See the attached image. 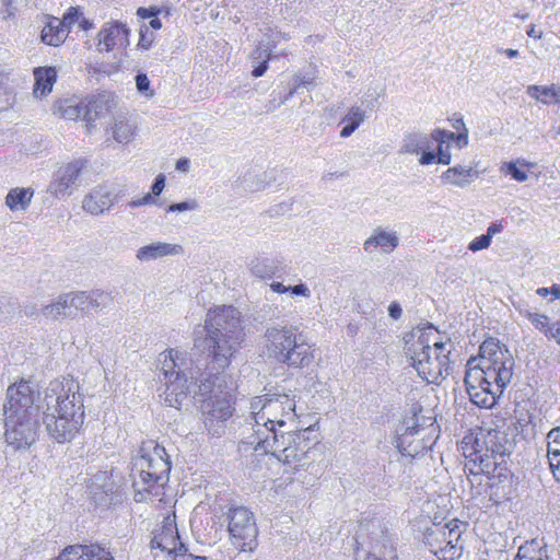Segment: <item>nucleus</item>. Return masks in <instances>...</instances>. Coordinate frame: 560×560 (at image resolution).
Listing matches in <instances>:
<instances>
[{
    "mask_svg": "<svg viewBox=\"0 0 560 560\" xmlns=\"http://www.w3.org/2000/svg\"><path fill=\"white\" fill-rule=\"evenodd\" d=\"M156 13H158V11L154 10L153 8H149V9L148 8H139L137 11V14L142 19L155 16Z\"/></svg>",
    "mask_w": 560,
    "mask_h": 560,
    "instance_id": "63",
    "label": "nucleus"
},
{
    "mask_svg": "<svg viewBox=\"0 0 560 560\" xmlns=\"http://www.w3.org/2000/svg\"><path fill=\"white\" fill-rule=\"evenodd\" d=\"M448 353L450 352H413L410 360L420 377L428 383L439 384L450 372Z\"/></svg>",
    "mask_w": 560,
    "mask_h": 560,
    "instance_id": "12",
    "label": "nucleus"
},
{
    "mask_svg": "<svg viewBox=\"0 0 560 560\" xmlns=\"http://www.w3.org/2000/svg\"><path fill=\"white\" fill-rule=\"evenodd\" d=\"M165 187V177L164 175L160 174L156 176L152 187H151V194L154 196H159L162 190Z\"/></svg>",
    "mask_w": 560,
    "mask_h": 560,
    "instance_id": "54",
    "label": "nucleus"
},
{
    "mask_svg": "<svg viewBox=\"0 0 560 560\" xmlns=\"http://www.w3.org/2000/svg\"><path fill=\"white\" fill-rule=\"evenodd\" d=\"M175 168L178 172L187 173L190 168V161L187 158H180L175 164Z\"/></svg>",
    "mask_w": 560,
    "mask_h": 560,
    "instance_id": "58",
    "label": "nucleus"
},
{
    "mask_svg": "<svg viewBox=\"0 0 560 560\" xmlns=\"http://www.w3.org/2000/svg\"><path fill=\"white\" fill-rule=\"evenodd\" d=\"M266 347L275 350H295L304 346L311 347L303 334L294 329L271 327L266 330Z\"/></svg>",
    "mask_w": 560,
    "mask_h": 560,
    "instance_id": "20",
    "label": "nucleus"
},
{
    "mask_svg": "<svg viewBox=\"0 0 560 560\" xmlns=\"http://www.w3.org/2000/svg\"><path fill=\"white\" fill-rule=\"evenodd\" d=\"M22 312L26 317H32L38 314V308L35 304H25L22 307Z\"/></svg>",
    "mask_w": 560,
    "mask_h": 560,
    "instance_id": "62",
    "label": "nucleus"
},
{
    "mask_svg": "<svg viewBox=\"0 0 560 560\" xmlns=\"http://www.w3.org/2000/svg\"><path fill=\"white\" fill-rule=\"evenodd\" d=\"M129 28L119 22L106 23L98 33V47L110 51L116 46L129 45Z\"/></svg>",
    "mask_w": 560,
    "mask_h": 560,
    "instance_id": "23",
    "label": "nucleus"
},
{
    "mask_svg": "<svg viewBox=\"0 0 560 560\" xmlns=\"http://www.w3.org/2000/svg\"><path fill=\"white\" fill-rule=\"evenodd\" d=\"M465 523L454 518L445 524H433L425 533V544L440 560H454L460 557L463 547L458 545Z\"/></svg>",
    "mask_w": 560,
    "mask_h": 560,
    "instance_id": "7",
    "label": "nucleus"
},
{
    "mask_svg": "<svg viewBox=\"0 0 560 560\" xmlns=\"http://www.w3.org/2000/svg\"><path fill=\"white\" fill-rule=\"evenodd\" d=\"M172 560H206V558L196 557L185 550L184 552H176Z\"/></svg>",
    "mask_w": 560,
    "mask_h": 560,
    "instance_id": "59",
    "label": "nucleus"
},
{
    "mask_svg": "<svg viewBox=\"0 0 560 560\" xmlns=\"http://www.w3.org/2000/svg\"><path fill=\"white\" fill-rule=\"evenodd\" d=\"M514 560H553L549 555L546 544L538 539H532L520 546Z\"/></svg>",
    "mask_w": 560,
    "mask_h": 560,
    "instance_id": "31",
    "label": "nucleus"
},
{
    "mask_svg": "<svg viewBox=\"0 0 560 560\" xmlns=\"http://www.w3.org/2000/svg\"><path fill=\"white\" fill-rule=\"evenodd\" d=\"M228 530L232 545L241 551L256 547L257 526L252 511L244 506L230 508Z\"/></svg>",
    "mask_w": 560,
    "mask_h": 560,
    "instance_id": "9",
    "label": "nucleus"
},
{
    "mask_svg": "<svg viewBox=\"0 0 560 560\" xmlns=\"http://www.w3.org/2000/svg\"><path fill=\"white\" fill-rule=\"evenodd\" d=\"M199 207L198 202L196 200H188L183 201L178 203H172L168 206L167 211L168 212H184V211H194L197 210Z\"/></svg>",
    "mask_w": 560,
    "mask_h": 560,
    "instance_id": "48",
    "label": "nucleus"
},
{
    "mask_svg": "<svg viewBox=\"0 0 560 560\" xmlns=\"http://www.w3.org/2000/svg\"><path fill=\"white\" fill-rule=\"evenodd\" d=\"M365 119V112L359 106H352L349 108L347 115L342 119L343 122H348L358 128Z\"/></svg>",
    "mask_w": 560,
    "mask_h": 560,
    "instance_id": "43",
    "label": "nucleus"
},
{
    "mask_svg": "<svg viewBox=\"0 0 560 560\" xmlns=\"http://www.w3.org/2000/svg\"><path fill=\"white\" fill-rule=\"evenodd\" d=\"M136 86L137 90L147 97H152L154 95V91L150 88V80L144 73H139L136 77Z\"/></svg>",
    "mask_w": 560,
    "mask_h": 560,
    "instance_id": "46",
    "label": "nucleus"
},
{
    "mask_svg": "<svg viewBox=\"0 0 560 560\" xmlns=\"http://www.w3.org/2000/svg\"><path fill=\"white\" fill-rule=\"evenodd\" d=\"M452 161V155L450 152V147L446 144L442 145V143L438 144L436 153H435V162L443 165H448Z\"/></svg>",
    "mask_w": 560,
    "mask_h": 560,
    "instance_id": "49",
    "label": "nucleus"
},
{
    "mask_svg": "<svg viewBox=\"0 0 560 560\" xmlns=\"http://www.w3.org/2000/svg\"><path fill=\"white\" fill-rule=\"evenodd\" d=\"M114 298L110 292L102 290H94L89 292V308L95 310L98 307H107L113 302Z\"/></svg>",
    "mask_w": 560,
    "mask_h": 560,
    "instance_id": "41",
    "label": "nucleus"
},
{
    "mask_svg": "<svg viewBox=\"0 0 560 560\" xmlns=\"http://www.w3.org/2000/svg\"><path fill=\"white\" fill-rule=\"evenodd\" d=\"M36 398H39V393L27 381L22 380L9 386L7 389V402L3 406L4 415L38 416L40 406L35 404Z\"/></svg>",
    "mask_w": 560,
    "mask_h": 560,
    "instance_id": "10",
    "label": "nucleus"
},
{
    "mask_svg": "<svg viewBox=\"0 0 560 560\" xmlns=\"http://www.w3.org/2000/svg\"><path fill=\"white\" fill-rule=\"evenodd\" d=\"M276 360L288 364L289 366L303 368L308 365L313 355L311 352H275Z\"/></svg>",
    "mask_w": 560,
    "mask_h": 560,
    "instance_id": "38",
    "label": "nucleus"
},
{
    "mask_svg": "<svg viewBox=\"0 0 560 560\" xmlns=\"http://www.w3.org/2000/svg\"><path fill=\"white\" fill-rule=\"evenodd\" d=\"M515 361L511 352H478L467 361L468 378L502 392L511 382Z\"/></svg>",
    "mask_w": 560,
    "mask_h": 560,
    "instance_id": "6",
    "label": "nucleus"
},
{
    "mask_svg": "<svg viewBox=\"0 0 560 560\" xmlns=\"http://www.w3.org/2000/svg\"><path fill=\"white\" fill-rule=\"evenodd\" d=\"M187 355L188 352H160L159 362L165 381L176 377L178 371H194L192 366H187Z\"/></svg>",
    "mask_w": 560,
    "mask_h": 560,
    "instance_id": "27",
    "label": "nucleus"
},
{
    "mask_svg": "<svg viewBox=\"0 0 560 560\" xmlns=\"http://www.w3.org/2000/svg\"><path fill=\"white\" fill-rule=\"evenodd\" d=\"M68 36V30L62 26L60 19L51 18L49 22L44 26L40 37L42 40L50 46L61 45Z\"/></svg>",
    "mask_w": 560,
    "mask_h": 560,
    "instance_id": "33",
    "label": "nucleus"
},
{
    "mask_svg": "<svg viewBox=\"0 0 560 560\" xmlns=\"http://www.w3.org/2000/svg\"><path fill=\"white\" fill-rule=\"evenodd\" d=\"M137 125L133 120L119 116L112 126L113 138L118 143H129L135 138Z\"/></svg>",
    "mask_w": 560,
    "mask_h": 560,
    "instance_id": "35",
    "label": "nucleus"
},
{
    "mask_svg": "<svg viewBox=\"0 0 560 560\" xmlns=\"http://www.w3.org/2000/svg\"><path fill=\"white\" fill-rule=\"evenodd\" d=\"M465 384L470 401L481 408H492L502 395V392L468 378L467 374H465Z\"/></svg>",
    "mask_w": 560,
    "mask_h": 560,
    "instance_id": "25",
    "label": "nucleus"
},
{
    "mask_svg": "<svg viewBox=\"0 0 560 560\" xmlns=\"http://www.w3.org/2000/svg\"><path fill=\"white\" fill-rule=\"evenodd\" d=\"M5 416L4 438L14 451L30 447L37 439L38 416Z\"/></svg>",
    "mask_w": 560,
    "mask_h": 560,
    "instance_id": "11",
    "label": "nucleus"
},
{
    "mask_svg": "<svg viewBox=\"0 0 560 560\" xmlns=\"http://www.w3.org/2000/svg\"><path fill=\"white\" fill-rule=\"evenodd\" d=\"M399 153L420 155L418 162L422 166L435 162V152L432 149L430 135L420 131H411L404 136L399 147Z\"/></svg>",
    "mask_w": 560,
    "mask_h": 560,
    "instance_id": "16",
    "label": "nucleus"
},
{
    "mask_svg": "<svg viewBox=\"0 0 560 560\" xmlns=\"http://www.w3.org/2000/svg\"><path fill=\"white\" fill-rule=\"evenodd\" d=\"M560 452V427L551 429L547 434V455Z\"/></svg>",
    "mask_w": 560,
    "mask_h": 560,
    "instance_id": "44",
    "label": "nucleus"
},
{
    "mask_svg": "<svg viewBox=\"0 0 560 560\" xmlns=\"http://www.w3.org/2000/svg\"><path fill=\"white\" fill-rule=\"evenodd\" d=\"M84 162L75 160L60 166L55 173L49 184L48 191L56 198L62 199L71 194V187L78 180Z\"/></svg>",
    "mask_w": 560,
    "mask_h": 560,
    "instance_id": "19",
    "label": "nucleus"
},
{
    "mask_svg": "<svg viewBox=\"0 0 560 560\" xmlns=\"http://www.w3.org/2000/svg\"><path fill=\"white\" fill-rule=\"evenodd\" d=\"M152 534V549H160L161 552H165L167 556L172 557H174L176 552L187 550L185 545L180 541L174 513L166 515Z\"/></svg>",
    "mask_w": 560,
    "mask_h": 560,
    "instance_id": "15",
    "label": "nucleus"
},
{
    "mask_svg": "<svg viewBox=\"0 0 560 560\" xmlns=\"http://www.w3.org/2000/svg\"><path fill=\"white\" fill-rule=\"evenodd\" d=\"M479 176V172L472 167H465L463 165H455L447 168L441 176L444 184L454 185L457 187L468 186L474 178Z\"/></svg>",
    "mask_w": 560,
    "mask_h": 560,
    "instance_id": "29",
    "label": "nucleus"
},
{
    "mask_svg": "<svg viewBox=\"0 0 560 560\" xmlns=\"http://www.w3.org/2000/svg\"><path fill=\"white\" fill-rule=\"evenodd\" d=\"M289 291L295 295H301L304 298H308L311 295L310 289L303 283L293 285V287H289Z\"/></svg>",
    "mask_w": 560,
    "mask_h": 560,
    "instance_id": "56",
    "label": "nucleus"
},
{
    "mask_svg": "<svg viewBox=\"0 0 560 560\" xmlns=\"http://www.w3.org/2000/svg\"><path fill=\"white\" fill-rule=\"evenodd\" d=\"M528 318L538 329H544L549 324V318L546 315L529 313Z\"/></svg>",
    "mask_w": 560,
    "mask_h": 560,
    "instance_id": "53",
    "label": "nucleus"
},
{
    "mask_svg": "<svg viewBox=\"0 0 560 560\" xmlns=\"http://www.w3.org/2000/svg\"><path fill=\"white\" fill-rule=\"evenodd\" d=\"M153 43V34L148 35V27L144 26V30H140V38L138 42V47L141 49H149Z\"/></svg>",
    "mask_w": 560,
    "mask_h": 560,
    "instance_id": "52",
    "label": "nucleus"
},
{
    "mask_svg": "<svg viewBox=\"0 0 560 560\" xmlns=\"http://www.w3.org/2000/svg\"><path fill=\"white\" fill-rule=\"evenodd\" d=\"M506 438L498 431H489L482 435V444H485L486 453L489 454L490 459H495L497 456H504L508 453Z\"/></svg>",
    "mask_w": 560,
    "mask_h": 560,
    "instance_id": "36",
    "label": "nucleus"
},
{
    "mask_svg": "<svg viewBox=\"0 0 560 560\" xmlns=\"http://www.w3.org/2000/svg\"><path fill=\"white\" fill-rule=\"evenodd\" d=\"M262 445L256 451L271 453L285 464L302 465L308 452V443L300 433L281 432L273 433L272 439L265 438Z\"/></svg>",
    "mask_w": 560,
    "mask_h": 560,
    "instance_id": "8",
    "label": "nucleus"
},
{
    "mask_svg": "<svg viewBox=\"0 0 560 560\" xmlns=\"http://www.w3.org/2000/svg\"><path fill=\"white\" fill-rule=\"evenodd\" d=\"M43 315L48 319H62L75 317L68 293L59 295L52 303L42 308Z\"/></svg>",
    "mask_w": 560,
    "mask_h": 560,
    "instance_id": "30",
    "label": "nucleus"
},
{
    "mask_svg": "<svg viewBox=\"0 0 560 560\" xmlns=\"http://www.w3.org/2000/svg\"><path fill=\"white\" fill-rule=\"evenodd\" d=\"M245 338V325L241 312L231 305L211 307L205 326L195 331L197 350H235Z\"/></svg>",
    "mask_w": 560,
    "mask_h": 560,
    "instance_id": "2",
    "label": "nucleus"
},
{
    "mask_svg": "<svg viewBox=\"0 0 560 560\" xmlns=\"http://www.w3.org/2000/svg\"><path fill=\"white\" fill-rule=\"evenodd\" d=\"M250 409L254 419L250 444L258 447L262 445L261 441L265 438L272 439L273 433H280L276 425L282 428L285 425V419L294 417L295 401L288 395L255 397L250 402Z\"/></svg>",
    "mask_w": 560,
    "mask_h": 560,
    "instance_id": "4",
    "label": "nucleus"
},
{
    "mask_svg": "<svg viewBox=\"0 0 560 560\" xmlns=\"http://www.w3.org/2000/svg\"><path fill=\"white\" fill-rule=\"evenodd\" d=\"M482 435H466L462 441V451L466 458H469L474 464L479 465L482 472H489L497 463L490 460L489 454L486 453L485 444H482Z\"/></svg>",
    "mask_w": 560,
    "mask_h": 560,
    "instance_id": "21",
    "label": "nucleus"
},
{
    "mask_svg": "<svg viewBox=\"0 0 560 560\" xmlns=\"http://www.w3.org/2000/svg\"><path fill=\"white\" fill-rule=\"evenodd\" d=\"M170 469L164 447L152 443L142 446L131 466L135 500L143 502L150 494H159L158 490L168 480Z\"/></svg>",
    "mask_w": 560,
    "mask_h": 560,
    "instance_id": "3",
    "label": "nucleus"
},
{
    "mask_svg": "<svg viewBox=\"0 0 560 560\" xmlns=\"http://www.w3.org/2000/svg\"><path fill=\"white\" fill-rule=\"evenodd\" d=\"M196 373H198L199 368L196 366ZM194 378L195 371H189V373H186L185 371H178L176 377L166 380V388L163 393L165 404L170 407L179 409L184 400H186L188 396L192 394L191 386Z\"/></svg>",
    "mask_w": 560,
    "mask_h": 560,
    "instance_id": "17",
    "label": "nucleus"
},
{
    "mask_svg": "<svg viewBox=\"0 0 560 560\" xmlns=\"http://www.w3.org/2000/svg\"><path fill=\"white\" fill-rule=\"evenodd\" d=\"M490 235H480L478 237H476L475 240H472L469 245H468V248L471 250V252H478V250H481V249H486L490 246Z\"/></svg>",
    "mask_w": 560,
    "mask_h": 560,
    "instance_id": "51",
    "label": "nucleus"
},
{
    "mask_svg": "<svg viewBox=\"0 0 560 560\" xmlns=\"http://www.w3.org/2000/svg\"><path fill=\"white\" fill-rule=\"evenodd\" d=\"M313 80L314 79L312 77H306V75H301V74H296L294 77V82L296 84V88L311 85V84H313Z\"/></svg>",
    "mask_w": 560,
    "mask_h": 560,
    "instance_id": "60",
    "label": "nucleus"
},
{
    "mask_svg": "<svg viewBox=\"0 0 560 560\" xmlns=\"http://www.w3.org/2000/svg\"><path fill=\"white\" fill-rule=\"evenodd\" d=\"M96 108V102H89V104L77 103L72 100H62L54 104V114L59 115L60 117L67 120H78L83 119L86 121H92L97 116V113L94 112Z\"/></svg>",
    "mask_w": 560,
    "mask_h": 560,
    "instance_id": "22",
    "label": "nucleus"
},
{
    "mask_svg": "<svg viewBox=\"0 0 560 560\" xmlns=\"http://www.w3.org/2000/svg\"><path fill=\"white\" fill-rule=\"evenodd\" d=\"M183 253L182 245L165 242H156L140 247L136 253L139 261H150L166 256H175Z\"/></svg>",
    "mask_w": 560,
    "mask_h": 560,
    "instance_id": "28",
    "label": "nucleus"
},
{
    "mask_svg": "<svg viewBox=\"0 0 560 560\" xmlns=\"http://www.w3.org/2000/svg\"><path fill=\"white\" fill-rule=\"evenodd\" d=\"M423 432L417 415L404 420L397 439V447L402 456L415 458L429 448Z\"/></svg>",
    "mask_w": 560,
    "mask_h": 560,
    "instance_id": "14",
    "label": "nucleus"
},
{
    "mask_svg": "<svg viewBox=\"0 0 560 560\" xmlns=\"http://www.w3.org/2000/svg\"><path fill=\"white\" fill-rule=\"evenodd\" d=\"M249 270L253 276L259 279H269L273 276V267L268 259L255 258L249 264Z\"/></svg>",
    "mask_w": 560,
    "mask_h": 560,
    "instance_id": "40",
    "label": "nucleus"
},
{
    "mask_svg": "<svg viewBox=\"0 0 560 560\" xmlns=\"http://www.w3.org/2000/svg\"><path fill=\"white\" fill-rule=\"evenodd\" d=\"M399 245V237L396 232L387 231L382 228L373 230L370 237L363 243V249L368 254L374 253L381 248L383 253L389 254Z\"/></svg>",
    "mask_w": 560,
    "mask_h": 560,
    "instance_id": "26",
    "label": "nucleus"
},
{
    "mask_svg": "<svg viewBox=\"0 0 560 560\" xmlns=\"http://www.w3.org/2000/svg\"><path fill=\"white\" fill-rule=\"evenodd\" d=\"M192 396L200 402L206 421H225L232 416L231 393L224 374L200 373L192 380Z\"/></svg>",
    "mask_w": 560,
    "mask_h": 560,
    "instance_id": "5",
    "label": "nucleus"
},
{
    "mask_svg": "<svg viewBox=\"0 0 560 560\" xmlns=\"http://www.w3.org/2000/svg\"><path fill=\"white\" fill-rule=\"evenodd\" d=\"M81 19V12L78 10V8H69L67 12L63 14L60 22L62 23V26L68 30V34L72 30L74 24L79 23V20Z\"/></svg>",
    "mask_w": 560,
    "mask_h": 560,
    "instance_id": "45",
    "label": "nucleus"
},
{
    "mask_svg": "<svg viewBox=\"0 0 560 560\" xmlns=\"http://www.w3.org/2000/svg\"><path fill=\"white\" fill-rule=\"evenodd\" d=\"M499 340L495 338L486 339L478 350H500Z\"/></svg>",
    "mask_w": 560,
    "mask_h": 560,
    "instance_id": "57",
    "label": "nucleus"
},
{
    "mask_svg": "<svg viewBox=\"0 0 560 560\" xmlns=\"http://www.w3.org/2000/svg\"><path fill=\"white\" fill-rule=\"evenodd\" d=\"M126 191V185L122 184L98 185L84 197L82 208L92 215H100L122 199Z\"/></svg>",
    "mask_w": 560,
    "mask_h": 560,
    "instance_id": "13",
    "label": "nucleus"
},
{
    "mask_svg": "<svg viewBox=\"0 0 560 560\" xmlns=\"http://www.w3.org/2000/svg\"><path fill=\"white\" fill-rule=\"evenodd\" d=\"M34 191L31 188H13L5 197V205L10 210H25L33 198Z\"/></svg>",
    "mask_w": 560,
    "mask_h": 560,
    "instance_id": "37",
    "label": "nucleus"
},
{
    "mask_svg": "<svg viewBox=\"0 0 560 560\" xmlns=\"http://www.w3.org/2000/svg\"><path fill=\"white\" fill-rule=\"evenodd\" d=\"M287 102V97H283V98H279L277 100L276 97L273 100H270L268 102V104L266 105V110L267 112H273L275 109H277L279 106H281L282 104H284Z\"/></svg>",
    "mask_w": 560,
    "mask_h": 560,
    "instance_id": "61",
    "label": "nucleus"
},
{
    "mask_svg": "<svg viewBox=\"0 0 560 560\" xmlns=\"http://www.w3.org/2000/svg\"><path fill=\"white\" fill-rule=\"evenodd\" d=\"M34 78L35 84L33 89V94L36 97L45 96L52 90V86L57 78V71L52 67L36 68L34 70Z\"/></svg>",
    "mask_w": 560,
    "mask_h": 560,
    "instance_id": "32",
    "label": "nucleus"
},
{
    "mask_svg": "<svg viewBox=\"0 0 560 560\" xmlns=\"http://www.w3.org/2000/svg\"><path fill=\"white\" fill-rule=\"evenodd\" d=\"M459 147H465L468 143V131L464 129V132L455 133V139Z\"/></svg>",
    "mask_w": 560,
    "mask_h": 560,
    "instance_id": "64",
    "label": "nucleus"
},
{
    "mask_svg": "<svg viewBox=\"0 0 560 560\" xmlns=\"http://www.w3.org/2000/svg\"><path fill=\"white\" fill-rule=\"evenodd\" d=\"M431 141L438 142V144L442 143V145L448 141H453L455 139V133L444 129H434L430 135Z\"/></svg>",
    "mask_w": 560,
    "mask_h": 560,
    "instance_id": "47",
    "label": "nucleus"
},
{
    "mask_svg": "<svg viewBox=\"0 0 560 560\" xmlns=\"http://www.w3.org/2000/svg\"><path fill=\"white\" fill-rule=\"evenodd\" d=\"M43 422L51 439L70 441L83 423L84 411L79 384L71 378L54 380L45 389Z\"/></svg>",
    "mask_w": 560,
    "mask_h": 560,
    "instance_id": "1",
    "label": "nucleus"
},
{
    "mask_svg": "<svg viewBox=\"0 0 560 560\" xmlns=\"http://www.w3.org/2000/svg\"><path fill=\"white\" fill-rule=\"evenodd\" d=\"M535 166V163L526 161L525 159H517L515 161L502 162L500 165V173L511 176L517 183H524L528 179L527 171Z\"/></svg>",
    "mask_w": 560,
    "mask_h": 560,
    "instance_id": "34",
    "label": "nucleus"
},
{
    "mask_svg": "<svg viewBox=\"0 0 560 560\" xmlns=\"http://www.w3.org/2000/svg\"><path fill=\"white\" fill-rule=\"evenodd\" d=\"M549 469L553 476V478L560 482V452L555 453L552 455H547Z\"/></svg>",
    "mask_w": 560,
    "mask_h": 560,
    "instance_id": "50",
    "label": "nucleus"
},
{
    "mask_svg": "<svg viewBox=\"0 0 560 560\" xmlns=\"http://www.w3.org/2000/svg\"><path fill=\"white\" fill-rule=\"evenodd\" d=\"M55 560H115L112 553L100 545H73L66 547Z\"/></svg>",
    "mask_w": 560,
    "mask_h": 560,
    "instance_id": "24",
    "label": "nucleus"
},
{
    "mask_svg": "<svg viewBox=\"0 0 560 560\" xmlns=\"http://www.w3.org/2000/svg\"><path fill=\"white\" fill-rule=\"evenodd\" d=\"M443 339L441 332L432 324L427 323L405 334L404 343L409 350H430L431 346L435 350H441L445 347Z\"/></svg>",
    "mask_w": 560,
    "mask_h": 560,
    "instance_id": "18",
    "label": "nucleus"
},
{
    "mask_svg": "<svg viewBox=\"0 0 560 560\" xmlns=\"http://www.w3.org/2000/svg\"><path fill=\"white\" fill-rule=\"evenodd\" d=\"M388 315L395 319L398 320L402 315V308L398 302H392L388 306Z\"/></svg>",
    "mask_w": 560,
    "mask_h": 560,
    "instance_id": "55",
    "label": "nucleus"
},
{
    "mask_svg": "<svg viewBox=\"0 0 560 560\" xmlns=\"http://www.w3.org/2000/svg\"><path fill=\"white\" fill-rule=\"evenodd\" d=\"M70 305L73 308L74 314L77 315L79 311L88 312L89 308V293L84 291L79 292H69Z\"/></svg>",
    "mask_w": 560,
    "mask_h": 560,
    "instance_id": "42",
    "label": "nucleus"
},
{
    "mask_svg": "<svg viewBox=\"0 0 560 560\" xmlns=\"http://www.w3.org/2000/svg\"><path fill=\"white\" fill-rule=\"evenodd\" d=\"M527 94L544 104H550L557 100V93L552 86L529 85Z\"/></svg>",
    "mask_w": 560,
    "mask_h": 560,
    "instance_id": "39",
    "label": "nucleus"
}]
</instances>
